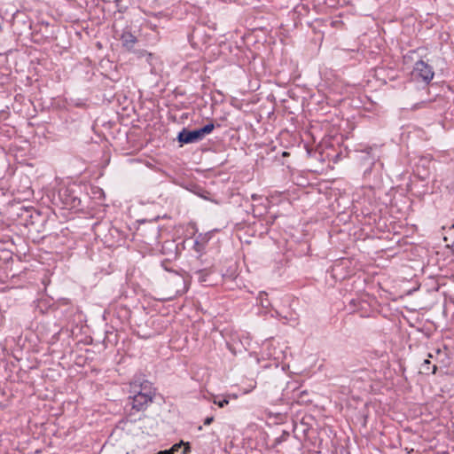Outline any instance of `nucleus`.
Masks as SVG:
<instances>
[{
    "label": "nucleus",
    "mask_w": 454,
    "mask_h": 454,
    "mask_svg": "<svg viewBox=\"0 0 454 454\" xmlns=\"http://www.w3.org/2000/svg\"><path fill=\"white\" fill-rule=\"evenodd\" d=\"M182 450H183L182 449H181V450H178V451H177V452H176V454H182Z\"/></svg>",
    "instance_id": "obj_15"
},
{
    "label": "nucleus",
    "mask_w": 454,
    "mask_h": 454,
    "mask_svg": "<svg viewBox=\"0 0 454 454\" xmlns=\"http://www.w3.org/2000/svg\"><path fill=\"white\" fill-rule=\"evenodd\" d=\"M207 241L205 240V238L202 237V235H199L195 241H194V245H193V249L200 254V255L196 258V259H199V263L200 262H205L203 260H202V254H203V250L205 248V243Z\"/></svg>",
    "instance_id": "obj_7"
},
{
    "label": "nucleus",
    "mask_w": 454,
    "mask_h": 454,
    "mask_svg": "<svg viewBox=\"0 0 454 454\" xmlns=\"http://www.w3.org/2000/svg\"><path fill=\"white\" fill-rule=\"evenodd\" d=\"M155 392H137L131 397L132 409L140 411H145L148 404L153 403Z\"/></svg>",
    "instance_id": "obj_3"
},
{
    "label": "nucleus",
    "mask_w": 454,
    "mask_h": 454,
    "mask_svg": "<svg viewBox=\"0 0 454 454\" xmlns=\"http://www.w3.org/2000/svg\"><path fill=\"white\" fill-rule=\"evenodd\" d=\"M427 104L426 101H421L420 103L415 104L411 106V110H417L419 107L425 106Z\"/></svg>",
    "instance_id": "obj_11"
},
{
    "label": "nucleus",
    "mask_w": 454,
    "mask_h": 454,
    "mask_svg": "<svg viewBox=\"0 0 454 454\" xmlns=\"http://www.w3.org/2000/svg\"><path fill=\"white\" fill-rule=\"evenodd\" d=\"M215 129V124L213 122H208L203 127L190 130L186 128H184L177 135L176 140L182 146L183 145L198 143L204 139V137L210 134Z\"/></svg>",
    "instance_id": "obj_1"
},
{
    "label": "nucleus",
    "mask_w": 454,
    "mask_h": 454,
    "mask_svg": "<svg viewBox=\"0 0 454 454\" xmlns=\"http://www.w3.org/2000/svg\"><path fill=\"white\" fill-rule=\"evenodd\" d=\"M252 199H253V200H255V199H256V196H255V195H253V196H252Z\"/></svg>",
    "instance_id": "obj_17"
},
{
    "label": "nucleus",
    "mask_w": 454,
    "mask_h": 454,
    "mask_svg": "<svg viewBox=\"0 0 454 454\" xmlns=\"http://www.w3.org/2000/svg\"><path fill=\"white\" fill-rule=\"evenodd\" d=\"M177 282H178L180 285H184V280H183L182 278H178V279H177Z\"/></svg>",
    "instance_id": "obj_14"
},
{
    "label": "nucleus",
    "mask_w": 454,
    "mask_h": 454,
    "mask_svg": "<svg viewBox=\"0 0 454 454\" xmlns=\"http://www.w3.org/2000/svg\"><path fill=\"white\" fill-rule=\"evenodd\" d=\"M122 46L127 51H132L137 42V37L129 31H124L121 36Z\"/></svg>",
    "instance_id": "obj_5"
},
{
    "label": "nucleus",
    "mask_w": 454,
    "mask_h": 454,
    "mask_svg": "<svg viewBox=\"0 0 454 454\" xmlns=\"http://www.w3.org/2000/svg\"><path fill=\"white\" fill-rule=\"evenodd\" d=\"M288 435H289V433L284 431L283 434H282V436H281V440L286 439V437H287Z\"/></svg>",
    "instance_id": "obj_13"
},
{
    "label": "nucleus",
    "mask_w": 454,
    "mask_h": 454,
    "mask_svg": "<svg viewBox=\"0 0 454 454\" xmlns=\"http://www.w3.org/2000/svg\"><path fill=\"white\" fill-rule=\"evenodd\" d=\"M191 272L195 278H197L200 283L212 285L209 279L210 275L213 273L212 263H199V259H196L192 263Z\"/></svg>",
    "instance_id": "obj_2"
},
{
    "label": "nucleus",
    "mask_w": 454,
    "mask_h": 454,
    "mask_svg": "<svg viewBox=\"0 0 454 454\" xmlns=\"http://www.w3.org/2000/svg\"><path fill=\"white\" fill-rule=\"evenodd\" d=\"M412 74L421 78L426 83H429L434 78V73L433 67L423 60L415 63Z\"/></svg>",
    "instance_id": "obj_4"
},
{
    "label": "nucleus",
    "mask_w": 454,
    "mask_h": 454,
    "mask_svg": "<svg viewBox=\"0 0 454 454\" xmlns=\"http://www.w3.org/2000/svg\"><path fill=\"white\" fill-rule=\"evenodd\" d=\"M214 421V417H207L204 419V425L207 426L210 425Z\"/></svg>",
    "instance_id": "obj_12"
},
{
    "label": "nucleus",
    "mask_w": 454,
    "mask_h": 454,
    "mask_svg": "<svg viewBox=\"0 0 454 454\" xmlns=\"http://www.w3.org/2000/svg\"><path fill=\"white\" fill-rule=\"evenodd\" d=\"M138 392H154V390H153L150 383L148 381H145L143 382L141 385H140V390Z\"/></svg>",
    "instance_id": "obj_9"
},
{
    "label": "nucleus",
    "mask_w": 454,
    "mask_h": 454,
    "mask_svg": "<svg viewBox=\"0 0 454 454\" xmlns=\"http://www.w3.org/2000/svg\"><path fill=\"white\" fill-rule=\"evenodd\" d=\"M183 292H184V290H183V291H179V290H177V291H176V294H182Z\"/></svg>",
    "instance_id": "obj_16"
},
{
    "label": "nucleus",
    "mask_w": 454,
    "mask_h": 454,
    "mask_svg": "<svg viewBox=\"0 0 454 454\" xmlns=\"http://www.w3.org/2000/svg\"><path fill=\"white\" fill-rule=\"evenodd\" d=\"M214 403L218 405L220 408H223L225 405L229 403V400L227 398H223L222 400L215 399Z\"/></svg>",
    "instance_id": "obj_10"
},
{
    "label": "nucleus",
    "mask_w": 454,
    "mask_h": 454,
    "mask_svg": "<svg viewBox=\"0 0 454 454\" xmlns=\"http://www.w3.org/2000/svg\"><path fill=\"white\" fill-rule=\"evenodd\" d=\"M420 372L422 373H425V374H428V373H433L434 374L436 370H437V366L436 365H433L431 367V362L429 359H425L423 364H421V368H420Z\"/></svg>",
    "instance_id": "obj_8"
},
{
    "label": "nucleus",
    "mask_w": 454,
    "mask_h": 454,
    "mask_svg": "<svg viewBox=\"0 0 454 454\" xmlns=\"http://www.w3.org/2000/svg\"><path fill=\"white\" fill-rule=\"evenodd\" d=\"M181 449L183 450L182 454H188L191 450V446L189 442L184 444V442H180L174 444L169 450H161V454H176Z\"/></svg>",
    "instance_id": "obj_6"
}]
</instances>
